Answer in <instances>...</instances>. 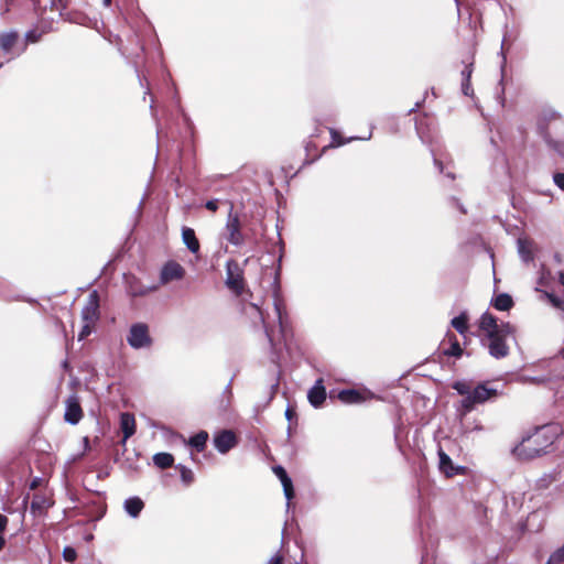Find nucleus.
Wrapping results in <instances>:
<instances>
[{
  "label": "nucleus",
  "mask_w": 564,
  "mask_h": 564,
  "mask_svg": "<svg viewBox=\"0 0 564 564\" xmlns=\"http://www.w3.org/2000/svg\"><path fill=\"white\" fill-rule=\"evenodd\" d=\"M479 327L485 333L481 344L488 354L495 359L507 357L510 351L507 338L513 337L514 327L508 322L498 323V319L488 312L481 315Z\"/></svg>",
  "instance_id": "nucleus-1"
},
{
  "label": "nucleus",
  "mask_w": 564,
  "mask_h": 564,
  "mask_svg": "<svg viewBox=\"0 0 564 564\" xmlns=\"http://www.w3.org/2000/svg\"><path fill=\"white\" fill-rule=\"evenodd\" d=\"M563 434L558 423L539 426L513 448V454L522 460L533 459L542 454Z\"/></svg>",
  "instance_id": "nucleus-2"
},
{
  "label": "nucleus",
  "mask_w": 564,
  "mask_h": 564,
  "mask_svg": "<svg viewBox=\"0 0 564 564\" xmlns=\"http://www.w3.org/2000/svg\"><path fill=\"white\" fill-rule=\"evenodd\" d=\"M538 131L545 142L564 159V120L554 112H545L538 121Z\"/></svg>",
  "instance_id": "nucleus-3"
},
{
  "label": "nucleus",
  "mask_w": 564,
  "mask_h": 564,
  "mask_svg": "<svg viewBox=\"0 0 564 564\" xmlns=\"http://www.w3.org/2000/svg\"><path fill=\"white\" fill-rule=\"evenodd\" d=\"M127 343L133 349H149L153 345V338L150 335L149 325L145 323H134L130 326Z\"/></svg>",
  "instance_id": "nucleus-4"
},
{
  "label": "nucleus",
  "mask_w": 564,
  "mask_h": 564,
  "mask_svg": "<svg viewBox=\"0 0 564 564\" xmlns=\"http://www.w3.org/2000/svg\"><path fill=\"white\" fill-rule=\"evenodd\" d=\"M224 236L229 243L236 247H240L245 242L240 218L237 213H234V204L231 202H229V210L224 229Z\"/></svg>",
  "instance_id": "nucleus-5"
},
{
  "label": "nucleus",
  "mask_w": 564,
  "mask_h": 564,
  "mask_svg": "<svg viewBox=\"0 0 564 564\" xmlns=\"http://www.w3.org/2000/svg\"><path fill=\"white\" fill-rule=\"evenodd\" d=\"M82 319L86 324L95 325L99 318V296L97 291H93L82 310Z\"/></svg>",
  "instance_id": "nucleus-6"
},
{
  "label": "nucleus",
  "mask_w": 564,
  "mask_h": 564,
  "mask_svg": "<svg viewBox=\"0 0 564 564\" xmlns=\"http://www.w3.org/2000/svg\"><path fill=\"white\" fill-rule=\"evenodd\" d=\"M213 443L220 454H226L237 445L238 441L236 434L231 430H223L215 433Z\"/></svg>",
  "instance_id": "nucleus-7"
},
{
  "label": "nucleus",
  "mask_w": 564,
  "mask_h": 564,
  "mask_svg": "<svg viewBox=\"0 0 564 564\" xmlns=\"http://www.w3.org/2000/svg\"><path fill=\"white\" fill-rule=\"evenodd\" d=\"M184 275L185 270L180 263L175 261H169L163 265L161 270L160 281L162 284H167L172 281L182 280Z\"/></svg>",
  "instance_id": "nucleus-8"
},
{
  "label": "nucleus",
  "mask_w": 564,
  "mask_h": 564,
  "mask_svg": "<svg viewBox=\"0 0 564 564\" xmlns=\"http://www.w3.org/2000/svg\"><path fill=\"white\" fill-rule=\"evenodd\" d=\"M83 416V411L80 408V404L75 397H70L66 401V409H65V421L69 424H77Z\"/></svg>",
  "instance_id": "nucleus-9"
},
{
  "label": "nucleus",
  "mask_w": 564,
  "mask_h": 564,
  "mask_svg": "<svg viewBox=\"0 0 564 564\" xmlns=\"http://www.w3.org/2000/svg\"><path fill=\"white\" fill-rule=\"evenodd\" d=\"M307 399L312 406L319 408L326 399V390L323 379H317L307 392Z\"/></svg>",
  "instance_id": "nucleus-10"
},
{
  "label": "nucleus",
  "mask_w": 564,
  "mask_h": 564,
  "mask_svg": "<svg viewBox=\"0 0 564 564\" xmlns=\"http://www.w3.org/2000/svg\"><path fill=\"white\" fill-rule=\"evenodd\" d=\"M120 429L123 434L121 444L126 445V442L135 433V419L133 414L129 412L120 414Z\"/></svg>",
  "instance_id": "nucleus-11"
},
{
  "label": "nucleus",
  "mask_w": 564,
  "mask_h": 564,
  "mask_svg": "<svg viewBox=\"0 0 564 564\" xmlns=\"http://www.w3.org/2000/svg\"><path fill=\"white\" fill-rule=\"evenodd\" d=\"M438 468L446 477H452L463 470V467H455L453 465L451 457L442 448L438 449Z\"/></svg>",
  "instance_id": "nucleus-12"
},
{
  "label": "nucleus",
  "mask_w": 564,
  "mask_h": 564,
  "mask_svg": "<svg viewBox=\"0 0 564 564\" xmlns=\"http://www.w3.org/2000/svg\"><path fill=\"white\" fill-rule=\"evenodd\" d=\"M498 394L496 389L488 388L486 384H478L473 391L471 397L476 404L485 403Z\"/></svg>",
  "instance_id": "nucleus-13"
},
{
  "label": "nucleus",
  "mask_w": 564,
  "mask_h": 564,
  "mask_svg": "<svg viewBox=\"0 0 564 564\" xmlns=\"http://www.w3.org/2000/svg\"><path fill=\"white\" fill-rule=\"evenodd\" d=\"M144 508V502L141 498L134 496L124 500L123 509L128 516L135 519L140 516L141 511Z\"/></svg>",
  "instance_id": "nucleus-14"
},
{
  "label": "nucleus",
  "mask_w": 564,
  "mask_h": 564,
  "mask_svg": "<svg viewBox=\"0 0 564 564\" xmlns=\"http://www.w3.org/2000/svg\"><path fill=\"white\" fill-rule=\"evenodd\" d=\"M51 506L52 502L47 497L36 494L32 498L30 509L33 514H41L45 512Z\"/></svg>",
  "instance_id": "nucleus-15"
},
{
  "label": "nucleus",
  "mask_w": 564,
  "mask_h": 564,
  "mask_svg": "<svg viewBox=\"0 0 564 564\" xmlns=\"http://www.w3.org/2000/svg\"><path fill=\"white\" fill-rule=\"evenodd\" d=\"M182 240L191 252H198L199 242L198 239L196 238L195 231L192 228L184 227L182 229Z\"/></svg>",
  "instance_id": "nucleus-16"
},
{
  "label": "nucleus",
  "mask_w": 564,
  "mask_h": 564,
  "mask_svg": "<svg viewBox=\"0 0 564 564\" xmlns=\"http://www.w3.org/2000/svg\"><path fill=\"white\" fill-rule=\"evenodd\" d=\"M338 398L341 402L347 404H357L365 400L361 393L354 389L341 390L338 393Z\"/></svg>",
  "instance_id": "nucleus-17"
},
{
  "label": "nucleus",
  "mask_w": 564,
  "mask_h": 564,
  "mask_svg": "<svg viewBox=\"0 0 564 564\" xmlns=\"http://www.w3.org/2000/svg\"><path fill=\"white\" fill-rule=\"evenodd\" d=\"M517 245H518V252H519V256L522 259V261H524V262L532 261L533 254H532L531 242H529L525 239L519 238L517 241Z\"/></svg>",
  "instance_id": "nucleus-18"
},
{
  "label": "nucleus",
  "mask_w": 564,
  "mask_h": 564,
  "mask_svg": "<svg viewBox=\"0 0 564 564\" xmlns=\"http://www.w3.org/2000/svg\"><path fill=\"white\" fill-rule=\"evenodd\" d=\"M492 305L498 311H508L512 307V297L507 293H501L492 300Z\"/></svg>",
  "instance_id": "nucleus-19"
},
{
  "label": "nucleus",
  "mask_w": 564,
  "mask_h": 564,
  "mask_svg": "<svg viewBox=\"0 0 564 564\" xmlns=\"http://www.w3.org/2000/svg\"><path fill=\"white\" fill-rule=\"evenodd\" d=\"M18 40L15 32L3 33L0 35V47L4 53H10Z\"/></svg>",
  "instance_id": "nucleus-20"
},
{
  "label": "nucleus",
  "mask_w": 564,
  "mask_h": 564,
  "mask_svg": "<svg viewBox=\"0 0 564 564\" xmlns=\"http://www.w3.org/2000/svg\"><path fill=\"white\" fill-rule=\"evenodd\" d=\"M208 440V433L206 431H200L194 436L189 438V445L194 447L197 452H203L206 446V442Z\"/></svg>",
  "instance_id": "nucleus-21"
},
{
  "label": "nucleus",
  "mask_w": 564,
  "mask_h": 564,
  "mask_svg": "<svg viewBox=\"0 0 564 564\" xmlns=\"http://www.w3.org/2000/svg\"><path fill=\"white\" fill-rule=\"evenodd\" d=\"M451 325L462 335L468 330V315L466 312L460 313L458 316L451 321Z\"/></svg>",
  "instance_id": "nucleus-22"
},
{
  "label": "nucleus",
  "mask_w": 564,
  "mask_h": 564,
  "mask_svg": "<svg viewBox=\"0 0 564 564\" xmlns=\"http://www.w3.org/2000/svg\"><path fill=\"white\" fill-rule=\"evenodd\" d=\"M153 463L156 467H159L161 469H165L173 465L174 457H173V455H171L169 453H156L153 456Z\"/></svg>",
  "instance_id": "nucleus-23"
},
{
  "label": "nucleus",
  "mask_w": 564,
  "mask_h": 564,
  "mask_svg": "<svg viewBox=\"0 0 564 564\" xmlns=\"http://www.w3.org/2000/svg\"><path fill=\"white\" fill-rule=\"evenodd\" d=\"M249 307H250V310H252V312L254 314H257L259 316V319L263 324L265 335H267L268 339L270 340V343H272L273 341V330L267 324L262 310L257 304H250Z\"/></svg>",
  "instance_id": "nucleus-24"
},
{
  "label": "nucleus",
  "mask_w": 564,
  "mask_h": 564,
  "mask_svg": "<svg viewBox=\"0 0 564 564\" xmlns=\"http://www.w3.org/2000/svg\"><path fill=\"white\" fill-rule=\"evenodd\" d=\"M476 405L477 404L471 394L465 395V398L460 401V408L458 409L460 416H464L473 411Z\"/></svg>",
  "instance_id": "nucleus-25"
},
{
  "label": "nucleus",
  "mask_w": 564,
  "mask_h": 564,
  "mask_svg": "<svg viewBox=\"0 0 564 564\" xmlns=\"http://www.w3.org/2000/svg\"><path fill=\"white\" fill-rule=\"evenodd\" d=\"M226 283L232 290H238V289L241 288V279H240V276L238 274L234 275V273L231 272L230 262H228V264H227V280H226Z\"/></svg>",
  "instance_id": "nucleus-26"
},
{
  "label": "nucleus",
  "mask_w": 564,
  "mask_h": 564,
  "mask_svg": "<svg viewBox=\"0 0 564 564\" xmlns=\"http://www.w3.org/2000/svg\"><path fill=\"white\" fill-rule=\"evenodd\" d=\"M283 487L284 496L288 500V506L290 505L291 499L294 497V488L292 484V479L288 476H285L283 479L280 480Z\"/></svg>",
  "instance_id": "nucleus-27"
},
{
  "label": "nucleus",
  "mask_w": 564,
  "mask_h": 564,
  "mask_svg": "<svg viewBox=\"0 0 564 564\" xmlns=\"http://www.w3.org/2000/svg\"><path fill=\"white\" fill-rule=\"evenodd\" d=\"M283 487L284 496L288 500V506L290 505L291 499L294 497V488L292 484V479L288 476H285L283 479L280 480Z\"/></svg>",
  "instance_id": "nucleus-28"
},
{
  "label": "nucleus",
  "mask_w": 564,
  "mask_h": 564,
  "mask_svg": "<svg viewBox=\"0 0 564 564\" xmlns=\"http://www.w3.org/2000/svg\"><path fill=\"white\" fill-rule=\"evenodd\" d=\"M564 563V544L555 550L549 557L545 564H562Z\"/></svg>",
  "instance_id": "nucleus-29"
},
{
  "label": "nucleus",
  "mask_w": 564,
  "mask_h": 564,
  "mask_svg": "<svg viewBox=\"0 0 564 564\" xmlns=\"http://www.w3.org/2000/svg\"><path fill=\"white\" fill-rule=\"evenodd\" d=\"M453 388L460 394V395H468L471 394L470 386L466 381H456L453 384Z\"/></svg>",
  "instance_id": "nucleus-30"
},
{
  "label": "nucleus",
  "mask_w": 564,
  "mask_h": 564,
  "mask_svg": "<svg viewBox=\"0 0 564 564\" xmlns=\"http://www.w3.org/2000/svg\"><path fill=\"white\" fill-rule=\"evenodd\" d=\"M445 354L448 355V356L460 357L462 354H463V349L460 348L459 343L457 340H455L451 345L449 349H447L445 351Z\"/></svg>",
  "instance_id": "nucleus-31"
},
{
  "label": "nucleus",
  "mask_w": 564,
  "mask_h": 564,
  "mask_svg": "<svg viewBox=\"0 0 564 564\" xmlns=\"http://www.w3.org/2000/svg\"><path fill=\"white\" fill-rule=\"evenodd\" d=\"M63 557L66 562H74L77 557L76 550L72 546L64 547Z\"/></svg>",
  "instance_id": "nucleus-32"
},
{
  "label": "nucleus",
  "mask_w": 564,
  "mask_h": 564,
  "mask_svg": "<svg viewBox=\"0 0 564 564\" xmlns=\"http://www.w3.org/2000/svg\"><path fill=\"white\" fill-rule=\"evenodd\" d=\"M93 327H94V325L84 323V325L78 334V340H83L87 336H89L93 330Z\"/></svg>",
  "instance_id": "nucleus-33"
},
{
  "label": "nucleus",
  "mask_w": 564,
  "mask_h": 564,
  "mask_svg": "<svg viewBox=\"0 0 564 564\" xmlns=\"http://www.w3.org/2000/svg\"><path fill=\"white\" fill-rule=\"evenodd\" d=\"M274 312H275L276 318L279 321L280 328L282 329L283 328V326H282V305L278 299L274 300Z\"/></svg>",
  "instance_id": "nucleus-34"
},
{
  "label": "nucleus",
  "mask_w": 564,
  "mask_h": 564,
  "mask_svg": "<svg viewBox=\"0 0 564 564\" xmlns=\"http://www.w3.org/2000/svg\"><path fill=\"white\" fill-rule=\"evenodd\" d=\"M550 302L552 305L558 310H561L564 314V299H560L557 296L549 295Z\"/></svg>",
  "instance_id": "nucleus-35"
},
{
  "label": "nucleus",
  "mask_w": 564,
  "mask_h": 564,
  "mask_svg": "<svg viewBox=\"0 0 564 564\" xmlns=\"http://www.w3.org/2000/svg\"><path fill=\"white\" fill-rule=\"evenodd\" d=\"M181 477H182L183 481L191 482L193 480V473L191 469L182 467Z\"/></svg>",
  "instance_id": "nucleus-36"
},
{
  "label": "nucleus",
  "mask_w": 564,
  "mask_h": 564,
  "mask_svg": "<svg viewBox=\"0 0 564 564\" xmlns=\"http://www.w3.org/2000/svg\"><path fill=\"white\" fill-rule=\"evenodd\" d=\"M330 134H332V139H333V143L336 145V147H340L343 144L346 143V141H344L339 133L335 130H330Z\"/></svg>",
  "instance_id": "nucleus-37"
},
{
  "label": "nucleus",
  "mask_w": 564,
  "mask_h": 564,
  "mask_svg": "<svg viewBox=\"0 0 564 564\" xmlns=\"http://www.w3.org/2000/svg\"><path fill=\"white\" fill-rule=\"evenodd\" d=\"M554 183L564 191V173H555L553 176Z\"/></svg>",
  "instance_id": "nucleus-38"
},
{
  "label": "nucleus",
  "mask_w": 564,
  "mask_h": 564,
  "mask_svg": "<svg viewBox=\"0 0 564 564\" xmlns=\"http://www.w3.org/2000/svg\"><path fill=\"white\" fill-rule=\"evenodd\" d=\"M273 473L275 474V476L281 480L283 479L285 476H288V473L286 470L282 467V466H275L273 467Z\"/></svg>",
  "instance_id": "nucleus-39"
},
{
  "label": "nucleus",
  "mask_w": 564,
  "mask_h": 564,
  "mask_svg": "<svg viewBox=\"0 0 564 564\" xmlns=\"http://www.w3.org/2000/svg\"><path fill=\"white\" fill-rule=\"evenodd\" d=\"M205 207L210 212H216L218 209V199H209L205 203Z\"/></svg>",
  "instance_id": "nucleus-40"
},
{
  "label": "nucleus",
  "mask_w": 564,
  "mask_h": 564,
  "mask_svg": "<svg viewBox=\"0 0 564 564\" xmlns=\"http://www.w3.org/2000/svg\"><path fill=\"white\" fill-rule=\"evenodd\" d=\"M267 564H283V556L276 553L268 561Z\"/></svg>",
  "instance_id": "nucleus-41"
},
{
  "label": "nucleus",
  "mask_w": 564,
  "mask_h": 564,
  "mask_svg": "<svg viewBox=\"0 0 564 564\" xmlns=\"http://www.w3.org/2000/svg\"><path fill=\"white\" fill-rule=\"evenodd\" d=\"M462 90H463L464 95L469 96L470 95V83L463 80Z\"/></svg>",
  "instance_id": "nucleus-42"
},
{
  "label": "nucleus",
  "mask_w": 564,
  "mask_h": 564,
  "mask_svg": "<svg viewBox=\"0 0 564 564\" xmlns=\"http://www.w3.org/2000/svg\"><path fill=\"white\" fill-rule=\"evenodd\" d=\"M8 525V518L0 513V532L4 531Z\"/></svg>",
  "instance_id": "nucleus-43"
},
{
  "label": "nucleus",
  "mask_w": 564,
  "mask_h": 564,
  "mask_svg": "<svg viewBox=\"0 0 564 564\" xmlns=\"http://www.w3.org/2000/svg\"><path fill=\"white\" fill-rule=\"evenodd\" d=\"M462 76H463V80H466V82H469V80H470L471 69L469 68V66H467V67L462 72Z\"/></svg>",
  "instance_id": "nucleus-44"
},
{
  "label": "nucleus",
  "mask_w": 564,
  "mask_h": 564,
  "mask_svg": "<svg viewBox=\"0 0 564 564\" xmlns=\"http://www.w3.org/2000/svg\"><path fill=\"white\" fill-rule=\"evenodd\" d=\"M303 558H304V551L301 549V550H300V556H299V558H296V557H292V556H291V560H292L291 564H301V562L303 561Z\"/></svg>",
  "instance_id": "nucleus-45"
},
{
  "label": "nucleus",
  "mask_w": 564,
  "mask_h": 564,
  "mask_svg": "<svg viewBox=\"0 0 564 564\" xmlns=\"http://www.w3.org/2000/svg\"><path fill=\"white\" fill-rule=\"evenodd\" d=\"M26 40L31 41V42H36L37 41V36L34 32H28L26 33Z\"/></svg>",
  "instance_id": "nucleus-46"
},
{
  "label": "nucleus",
  "mask_w": 564,
  "mask_h": 564,
  "mask_svg": "<svg viewBox=\"0 0 564 564\" xmlns=\"http://www.w3.org/2000/svg\"><path fill=\"white\" fill-rule=\"evenodd\" d=\"M40 482H41V478H39V477L34 478L30 484V489H32V490L35 489L40 485Z\"/></svg>",
  "instance_id": "nucleus-47"
},
{
  "label": "nucleus",
  "mask_w": 564,
  "mask_h": 564,
  "mask_svg": "<svg viewBox=\"0 0 564 564\" xmlns=\"http://www.w3.org/2000/svg\"><path fill=\"white\" fill-rule=\"evenodd\" d=\"M294 415L293 411L291 409H286L285 411V417L291 421L292 416Z\"/></svg>",
  "instance_id": "nucleus-48"
},
{
  "label": "nucleus",
  "mask_w": 564,
  "mask_h": 564,
  "mask_svg": "<svg viewBox=\"0 0 564 564\" xmlns=\"http://www.w3.org/2000/svg\"><path fill=\"white\" fill-rule=\"evenodd\" d=\"M484 430V426L480 423H476L471 431L480 432Z\"/></svg>",
  "instance_id": "nucleus-49"
},
{
  "label": "nucleus",
  "mask_w": 564,
  "mask_h": 564,
  "mask_svg": "<svg viewBox=\"0 0 564 564\" xmlns=\"http://www.w3.org/2000/svg\"><path fill=\"white\" fill-rule=\"evenodd\" d=\"M434 163L438 167V170L441 172H443V163L441 161H438L437 159H434Z\"/></svg>",
  "instance_id": "nucleus-50"
},
{
  "label": "nucleus",
  "mask_w": 564,
  "mask_h": 564,
  "mask_svg": "<svg viewBox=\"0 0 564 564\" xmlns=\"http://www.w3.org/2000/svg\"><path fill=\"white\" fill-rule=\"evenodd\" d=\"M4 544H6V540H4V538L0 534V550H2V549H3Z\"/></svg>",
  "instance_id": "nucleus-51"
},
{
  "label": "nucleus",
  "mask_w": 564,
  "mask_h": 564,
  "mask_svg": "<svg viewBox=\"0 0 564 564\" xmlns=\"http://www.w3.org/2000/svg\"><path fill=\"white\" fill-rule=\"evenodd\" d=\"M501 56H502V64H506V55L503 53V44L501 45Z\"/></svg>",
  "instance_id": "nucleus-52"
},
{
  "label": "nucleus",
  "mask_w": 564,
  "mask_h": 564,
  "mask_svg": "<svg viewBox=\"0 0 564 564\" xmlns=\"http://www.w3.org/2000/svg\"><path fill=\"white\" fill-rule=\"evenodd\" d=\"M419 107H420V102H416L415 107H414V108H412V109H410V112L415 111V110H416V108H419Z\"/></svg>",
  "instance_id": "nucleus-53"
},
{
  "label": "nucleus",
  "mask_w": 564,
  "mask_h": 564,
  "mask_svg": "<svg viewBox=\"0 0 564 564\" xmlns=\"http://www.w3.org/2000/svg\"><path fill=\"white\" fill-rule=\"evenodd\" d=\"M104 3H105V6H107V7H108V6H110L111 0H104Z\"/></svg>",
  "instance_id": "nucleus-54"
},
{
  "label": "nucleus",
  "mask_w": 564,
  "mask_h": 564,
  "mask_svg": "<svg viewBox=\"0 0 564 564\" xmlns=\"http://www.w3.org/2000/svg\"><path fill=\"white\" fill-rule=\"evenodd\" d=\"M282 546L284 545V530L282 531V539H281Z\"/></svg>",
  "instance_id": "nucleus-55"
},
{
  "label": "nucleus",
  "mask_w": 564,
  "mask_h": 564,
  "mask_svg": "<svg viewBox=\"0 0 564 564\" xmlns=\"http://www.w3.org/2000/svg\"><path fill=\"white\" fill-rule=\"evenodd\" d=\"M447 176L451 177V178L455 177L454 174H452V173H447Z\"/></svg>",
  "instance_id": "nucleus-56"
},
{
  "label": "nucleus",
  "mask_w": 564,
  "mask_h": 564,
  "mask_svg": "<svg viewBox=\"0 0 564 564\" xmlns=\"http://www.w3.org/2000/svg\"><path fill=\"white\" fill-rule=\"evenodd\" d=\"M67 366H68L67 361H64V362H63V367H64V368H67Z\"/></svg>",
  "instance_id": "nucleus-57"
},
{
  "label": "nucleus",
  "mask_w": 564,
  "mask_h": 564,
  "mask_svg": "<svg viewBox=\"0 0 564 564\" xmlns=\"http://www.w3.org/2000/svg\"><path fill=\"white\" fill-rule=\"evenodd\" d=\"M2 67V63H0V68Z\"/></svg>",
  "instance_id": "nucleus-58"
}]
</instances>
